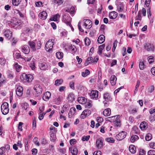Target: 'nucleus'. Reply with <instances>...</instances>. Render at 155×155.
Here are the masks:
<instances>
[{
    "mask_svg": "<svg viewBox=\"0 0 155 155\" xmlns=\"http://www.w3.org/2000/svg\"><path fill=\"white\" fill-rule=\"evenodd\" d=\"M33 94L35 97H38L40 95L42 91V89L41 86L39 84V81H35L34 83Z\"/></svg>",
    "mask_w": 155,
    "mask_h": 155,
    "instance_id": "1",
    "label": "nucleus"
},
{
    "mask_svg": "<svg viewBox=\"0 0 155 155\" xmlns=\"http://www.w3.org/2000/svg\"><path fill=\"white\" fill-rule=\"evenodd\" d=\"M71 21V18L68 14L66 13L63 15L62 18V21L66 23L67 25L70 26L72 30H73L74 29L70 23Z\"/></svg>",
    "mask_w": 155,
    "mask_h": 155,
    "instance_id": "2",
    "label": "nucleus"
},
{
    "mask_svg": "<svg viewBox=\"0 0 155 155\" xmlns=\"http://www.w3.org/2000/svg\"><path fill=\"white\" fill-rule=\"evenodd\" d=\"M8 104L7 103L5 102L1 105V109L2 113L4 115H6L9 111L8 109Z\"/></svg>",
    "mask_w": 155,
    "mask_h": 155,
    "instance_id": "3",
    "label": "nucleus"
},
{
    "mask_svg": "<svg viewBox=\"0 0 155 155\" xmlns=\"http://www.w3.org/2000/svg\"><path fill=\"white\" fill-rule=\"evenodd\" d=\"M99 92L97 90H92L91 93L89 94L90 97L91 99L97 100L98 97H100V96L98 94Z\"/></svg>",
    "mask_w": 155,
    "mask_h": 155,
    "instance_id": "4",
    "label": "nucleus"
},
{
    "mask_svg": "<svg viewBox=\"0 0 155 155\" xmlns=\"http://www.w3.org/2000/svg\"><path fill=\"white\" fill-rule=\"evenodd\" d=\"M54 40L51 39L47 42L45 45V49L48 51L52 50L54 45Z\"/></svg>",
    "mask_w": 155,
    "mask_h": 155,
    "instance_id": "5",
    "label": "nucleus"
},
{
    "mask_svg": "<svg viewBox=\"0 0 155 155\" xmlns=\"http://www.w3.org/2000/svg\"><path fill=\"white\" fill-rule=\"evenodd\" d=\"M10 23L12 27L16 28L18 26L21 25V22L19 20H18L16 18H14L12 21H10Z\"/></svg>",
    "mask_w": 155,
    "mask_h": 155,
    "instance_id": "6",
    "label": "nucleus"
},
{
    "mask_svg": "<svg viewBox=\"0 0 155 155\" xmlns=\"http://www.w3.org/2000/svg\"><path fill=\"white\" fill-rule=\"evenodd\" d=\"M127 134L125 131H122L116 135V138L117 140H121L126 137Z\"/></svg>",
    "mask_w": 155,
    "mask_h": 155,
    "instance_id": "7",
    "label": "nucleus"
},
{
    "mask_svg": "<svg viewBox=\"0 0 155 155\" xmlns=\"http://www.w3.org/2000/svg\"><path fill=\"white\" fill-rule=\"evenodd\" d=\"M144 48L146 50L149 51H154V47L153 44L149 43H146L144 45Z\"/></svg>",
    "mask_w": 155,
    "mask_h": 155,
    "instance_id": "8",
    "label": "nucleus"
},
{
    "mask_svg": "<svg viewBox=\"0 0 155 155\" xmlns=\"http://www.w3.org/2000/svg\"><path fill=\"white\" fill-rule=\"evenodd\" d=\"M83 26H85L86 29H90L92 26V22L89 19H84Z\"/></svg>",
    "mask_w": 155,
    "mask_h": 155,
    "instance_id": "9",
    "label": "nucleus"
},
{
    "mask_svg": "<svg viewBox=\"0 0 155 155\" xmlns=\"http://www.w3.org/2000/svg\"><path fill=\"white\" fill-rule=\"evenodd\" d=\"M22 77L24 79V80L29 83L31 82L33 79V76L30 74H24L22 75Z\"/></svg>",
    "mask_w": 155,
    "mask_h": 155,
    "instance_id": "10",
    "label": "nucleus"
},
{
    "mask_svg": "<svg viewBox=\"0 0 155 155\" xmlns=\"http://www.w3.org/2000/svg\"><path fill=\"white\" fill-rule=\"evenodd\" d=\"M91 114V111L88 109L85 110L82 113L81 115V118L84 119L87 117L89 116Z\"/></svg>",
    "mask_w": 155,
    "mask_h": 155,
    "instance_id": "11",
    "label": "nucleus"
},
{
    "mask_svg": "<svg viewBox=\"0 0 155 155\" xmlns=\"http://www.w3.org/2000/svg\"><path fill=\"white\" fill-rule=\"evenodd\" d=\"M103 98L105 100L104 101L107 102L111 101L112 100L111 95L107 92H106L104 94Z\"/></svg>",
    "mask_w": 155,
    "mask_h": 155,
    "instance_id": "12",
    "label": "nucleus"
},
{
    "mask_svg": "<svg viewBox=\"0 0 155 155\" xmlns=\"http://www.w3.org/2000/svg\"><path fill=\"white\" fill-rule=\"evenodd\" d=\"M23 88L21 86H18L16 89V92L17 95L18 97L22 96L23 94Z\"/></svg>",
    "mask_w": 155,
    "mask_h": 155,
    "instance_id": "13",
    "label": "nucleus"
},
{
    "mask_svg": "<svg viewBox=\"0 0 155 155\" xmlns=\"http://www.w3.org/2000/svg\"><path fill=\"white\" fill-rule=\"evenodd\" d=\"M97 147L99 149H101L103 146V140L101 138L97 139L96 141Z\"/></svg>",
    "mask_w": 155,
    "mask_h": 155,
    "instance_id": "14",
    "label": "nucleus"
},
{
    "mask_svg": "<svg viewBox=\"0 0 155 155\" xmlns=\"http://www.w3.org/2000/svg\"><path fill=\"white\" fill-rule=\"evenodd\" d=\"M69 152L71 153L72 155H77L78 153V150L75 146L71 147L69 148Z\"/></svg>",
    "mask_w": 155,
    "mask_h": 155,
    "instance_id": "15",
    "label": "nucleus"
},
{
    "mask_svg": "<svg viewBox=\"0 0 155 155\" xmlns=\"http://www.w3.org/2000/svg\"><path fill=\"white\" fill-rule=\"evenodd\" d=\"M4 34L5 37L8 39H9L12 36V32L9 30H5Z\"/></svg>",
    "mask_w": 155,
    "mask_h": 155,
    "instance_id": "16",
    "label": "nucleus"
},
{
    "mask_svg": "<svg viewBox=\"0 0 155 155\" xmlns=\"http://www.w3.org/2000/svg\"><path fill=\"white\" fill-rule=\"evenodd\" d=\"M51 96V93L48 91H47L44 93L42 98L45 101H47L49 99Z\"/></svg>",
    "mask_w": 155,
    "mask_h": 155,
    "instance_id": "17",
    "label": "nucleus"
},
{
    "mask_svg": "<svg viewBox=\"0 0 155 155\" xmlns=\"http://www.w3.org/2000/svg\"><path fill=\"white\" fill-rule=\"evenodd\" d=\"M21 50L24 53L28 54L30 52V48L27 45H25L21 48Z\"/></svg>",
    "mask_w": 155,
    "mask_h": 155,
    "instance_id": "18",
    "label": "nucleus"
},
{
    "mask_svg": "<svg viewBox=\"0 0 155 155\" xmlns=\"http://www.w3.org/2000/svg\"><path fill=\"white\" fill-rule=\"evenodd\" d=\"M38 16L41 19L45 20L47 18V14L45 11H43L39 14Z\"/></svg>",
    "mask_w": 155,
    "mask_h": 155,
    "instance_id": "19",
    "label": "nucleus"
},
{
    "mask_svg": "<svg viewBox=\"0 0 155 155\" xmlns=\"http://www.w3.org/2000/svg\"><path fill=\"white\" fill-rule=\"evenodd\" d=\"M117 78L115 75L112 76L110 78V81L112 86H114L116 84Z\"/></svg>",
    "mask_w": 155,
    "mask_h": 155,
    "instance_id": "20",
    "label": "nucleus"
},
{
    "mask_svg": "<svg viewBox=\"0 0 155 155\" xmlns=\"http://www.w3.org/2000/svg\"><path fill=\"white\" fill-rule=\"evenodd\" d=\"M140 127L142 130H146L147 127V123L145 121L142 122L140 125Z\"/></svg>",
    "mask_w": 155,
    "mask_h": 155,
    "instance_id": "21",
    "label": "nucleus"
},
{
    "mask_svg": "<svg viewBox=\"0 0 155 155\" xmlns=\"http://www.w3.org/2000/svg\"><path fill=\"white\" fill-rule=\"evenodd\" d=\"M117 13L114 11H113L109 14V18L111 19H115L117 17Z\"/></svg>",
    "mask_w": 155,
    "mask_h": 155,
    "instance_id": "22",
    "label": "nucleus"
},
{
    "mask_svg": "<svg viewBox=\"0 0 155 155\" xmlns=\"http://www.w3.org/2000/svg\"><path fill=\"white\" fill-rule=\"evenodd\" d=\"M105 39L104 36L103 35H101L97 39V42L100 44H102L104 41Z\"/></svg>",
    "mask_w": 155,
    "mask_h": 155,
    "instance_id": "23",
    "label": "nucleus"
},
{
    "mask_svg": "<svg viewBox=\"0 0 155 155\" xmlns=\"http://www.w3.org/2000/svg\"><path fill=\"white\" fill-rule=\"evenodd\" d=\"M60 17V15L58 13L54 15L50 18V20L52 21H57Z\"/></svg>",
    "mask_w": 155,
    "mask_h": 155,
    "instance_id": "24",
    "label": "nucleus"
},
{
    "mask_svg": "<svg viewBox=\"0 0 155 155\" xmlns=\"http://www.w3.org/2000/svg\"><path fill=\"white\" fill-rule=\"evenodd\" d=\"M111 113V110L109 108L105 109L103 112V115L106 117L110 116Z\"/></svg>",
    "mask_w": 155,
    "mask_h": 155,
    "instance_id": "25",
    "label": "nucleus"
},
{
    "mask_svg": "<svg viewBox=\"0 0 155 155\" xmlns=\"http://www.w3.org/2000/svg\"><path fill=\"white\" fill-rule=\"evenodd\" d=\"M76 110V109L74 107H72L70 109L68 115L69 118H71V117L72 115H74L75 114Z\"/></svg>",
    "mask_w": 155,
    "mask_h": 155,
    "instance_id": "26",
    "label": "nucleus"
},
{
    "mask_svg": "<svg viewBox=\"0 0 155 155\" xmlns=\"http://www.w3.org/2000/svg\"><path fill=\"white\" fill-rule=\"evenodd\" d=\"M62 99V97L61 96H59L58 97L55 98L54 99V102L55 104L57 105L60 104Z\"/></svg>",
    "mask_w": 155,
    "mask_h": 155,
    "instance_id": "27",
    "label": "nucleus"
},
{
    "mask_svg": "<svg viewBox=\"0 0 155 155\" xmlns=\"http://www.w3.org/2000/svg\"><path fill=\"white\" fill-rule=\"evenodd\" d=\"M86 99L84 97H80L78 99V101L81 104H84L86 102Z\"/></svg>",
    "mask_w": 155,
    "mask_h": 155,
    "instance_id": "28",
    "label": "nucleus"
},
{
    "mask_svg": "<svg viewBox=\"0 0 155 155\" xmlns=\"http://www.w3.org/2000/svg\"><path fill=\"white\" fill-rule=\"evenodd\" d=\"M28 45L30 46L31 48L34 51H35L36 50L35 47V44L34 42L29 41L28 42Z\"/></svg>",
    "mask_w": 155,
    "mask_h": 155,
    "instance_id": "29",
    "label": "nucleus"
},
{
    "mask_svg": "<svg viewBox=\"0 0 155 155\" xmlns=\"http://www.w3.org/2000/svg\"><path fill=\"white\" fill-rule=\"evenodd\" d=\"M129 150L132 153H134L136 152V147L133 145H130L129 147Z\"/></svg>",
    "mask_w": 155,
    "mask_h": 155,
    "instance_id": "30",
    "label": "nucleus"
},
{
    "mask_svg": "<svg viewBox=\"0 0 155 155\" xmlns=\"http://www.w3.org/2000/svg\"><path fill=\"white\" fill-rule=\"evenodd\" d=\"M75 96L73 93H70L69 94L68 97L69 101L72 102L75 99Z\"/></svg>",
    "mask_w": 155,
    "mask_h": 155,
    "instance_id": "31",
    "label": "nucleus"
},
{
    "mask_svg": "<svg viewBox=\"0 0 155 155\" xmlns=\"http://www.w3.org/2000/svg\"><path fill=\"white\" fill-rule=\"evenodd\" d=\"M56 139V134L52 133L50 134V140L52 142H54Z\"/></svg>",
    "mask_w": 155,
    "mask_h": 155,
    "instance_id": "32",
    "label": "nucleus"
},
{
    "mask_svg": "<svg viewBox=\"0 0 155 155\" xmlns=\"http://www.w3.org/2000/svg\"><path fill=\"white\" fill-rule=\"evenodd\" d=\"M90 74V71L88 69H86L84 71L81 72V75L82 77H85Z\"/></svg>",
    "mask_w": 155,
    "mask_h": 155,
    "instance_id": "33",
    "label": "nucleus"
},
{
    "mask_svg": "<svg viewBox=\"0 0 155 155\" xmlns=\"http://www.w3.org/2000/svg\"><path fill=\"white\" fill-rule=\"evenodd\" d=\"M63 82V80L61 79L56 80L55 82V85L56 86H58L61 85Z\"/></svg>",
    "mask_w": 155,
    "mask_h": 155,
    "instance_id": "34",
    "label": "nucleus"
},
{
    "mask_svg": "<svg viewBox=\"0 0 155 155\" xmlns=\"http://www.w3.org/2000/svg\"><path fill=\"white\" fill-rule=\"evenodd\" d=\"M139 139V137L137 135H133L131 136L130 139V141L131 142H134Z\"/></svg>",
    "mask_w": 155,
    "mask_h": 155,
    "instance_id": "35",
    "label": "nucleus"
},
{
    "mask_svg": "<svg viewBox=\"0 0 155 155\" xmlns=\"http://www.w3.org/2000/svg\"><path fill=\"white\" fill-rule=\"evenodd\" d=\"M129 111L130 113L134 114L137 112V110L135 107L133 108L131 107H130L129 109Z\"/></svg>",
    "mask_w": 155,
    "mask_h": 155,
    "instance_id": "36",
    "label": "nucleus"
},
{
    "mask_svg": "<svg viewBox=\"0 0 155 155\" xmlns=\"http://www.w3.org/2000/svg\"><path fill=\"white\" fill-rule=\"evenodd\" d=\"M69 48L71 51L73 52L74 53H75L77 50L76 47L74 45H71L69 47Z\"/></svg>",
    "mask_w": 155,
    "mask_h": 155,
    "instance_id": "37",
    "label": "nucleus"
},
{
    "mask_svg": "<svg viewBox=\"0 0 155 155\" xmlns=\"http://www.w3.org/2000/svg\"><path fill=\"white\" fill-rule=\"evenodd\" d=\"M56 56L58 59H61L63 57V53L61 52H57L56 53Z\"/></svg>",
    "mask_w": 155,
    "mask_h": 155,
    "instance_id": "38",
    "label": "nucleus"
},
{
    "mask_svg": "<svg viewBox=\"0 0 155 155\" xmlns=\"http://www.w3.org/2000/svg\"><path fill=\"white\" fill-rule=\"evenodd\" d=\"M21 2V0H12V3L13 5L17 6L20 4Z\"/></svg>",
    "mask_w": 155,
    "mask_h": 155,
    "instance_id": "39",
    "label": "nucleus"
},
{
    "mask_svg": "<svg viewBox=\"0 0 155 155\" xmlns=\"http://www.w3.org/2000/svg\"><path fill=\"white\" fill-rule=\"evenodd\" d=\"M92 59V57H88L84 63L85 65L87 66L90 63H92L91 61Z\"/></svg>",
    "mask_w": 155,
    "mask_h": 155,
    "instance_id": "40",
    "label": "nucleus"
},
{
    "mask_svg": "<svg viewBox=\"0 0 155 155\" xmlns=\"http://www.w3.org/2000/svg\"><path fill=\"white\" fill-rule=\"evenodd\" d=\"M105 47V45L103 44L100 45L98 48V52L99 54H101L102 53V51Z\"/></svg>",
    "mask_w": 155,
    "mask_h": 155,
    "instance_id": "41",
    "label": "nucleus"
},
{
    "mask_svg": "<svg viewBox=\"0 0 155 155\" xmlns=\"http://www.w3.org/2000/svg\"><path fill=\"white\" fill-rule=\"evenodd\" d=\"M154 90V87L153 85H151L147 87V91L149 93L152 92Z\"/></svg>",
    "mask_w": 155,
    "mask_h": 155,
    "instance_id": "42",
    "label": "nucleus"
},
{
    "mask_svg": "<svg viewBox=\"0 0 155 155\" xmlns=\"http://www.w3.org/2000/svg\"><path fill=\"white\" fill-rule=\"evenodd\" d=\"M152 138V136L150 133L147 134L145 137V140L147 141L150 140Z\"/></svg>",
    "mask_w": 155,
    "mask_h": 155,
    "instance_id": "43",
    "label": "nucleus"
},
{
    "mask_svg": "<svg viewBox=\"0 0 155 155\" xmlns=\"http://www.w3.org/2000/svg\"><path fill=\"white\" fill-rule=\"evenodd\" d=\"M74 8L71 7L70 9L66 10V12L70 13L71 15H73L74 12Z\"/></svg>",
    "mask_w": 155,
    "mask_h": 155,
    "instance_id": "44",
    "label": "nucleus"
},
{
    "mask_svg": "<svg viewBox=\"0 0 155 155\" xmlns=\"http://www.w3.org/2000/svg\"><path fill=\"white\" fill-rule=\"evenodd\" d=\"M148 61L149 64H151L154 61V58L153 56H150L148 58Z\"/></svg>",
    "mask_w": 155,
    "mask_h": 155,
    "instance_id": "45",
    "label": "nucleus"
},
{
    "mask_svg": "<svg viewBox=\"0 0 155 155\" xmlns=\"http://www.w3.org/2000/svg\"><path fill=\"white\" fill-rule=\"evenodd\" d=\"M48 143V140L45 138H43L41 141V143L42 146H45Z\"/></svg>",
    "mask_w": 155,
    "mask_h": 155,
    "instance_id": "46",
    "label": "nucleus"
},
{
    "mask_svg": "<svg viewBox=\"0 0 155 155\" xmlns=\"http://www.w3.org/2000/svg\"><path fill=\"white\" fill-rule=\"evenodd\" d=\"M76 87L78 89L80 90L84 89V86L81 83L77 84Z\"/></svg>",
    "mask_w": 155,
    "mask_h": 155,
    "instance_id": "47",
    "label": "nucleus"
},
{
    "mask_svg": "<svg viewBox=\"0 0 155 155\" xmlns=\"http://www.w3.org/2000/svg\"><path fill=\"white\" fill-rule=\"evenodd\" d=\"M149 120L150 122L153 121L155 120V114H151L150 116Z\"/></svg>",
    "mask_w": 155,
    "mask_h": 155,
    "instance_id": "48",
    "label": "nucleus"
},
{
    "mask_svg": "<svg viewBox=\"0 0 155 155\" xmlns=\"http://www.w3.org/2000/svg\"><path fill=\"white\" fill-rule=\"evenodd\" d=\"M106 140L107 142L111 143H114L115 141L114 139L112 137L107 138H106Z\"/></svg>",
    "mask_w": 155,
    "mask_h": 155,
    "instance_id": "49",
    "label": "nucleus"
},
{
    "mask_svg": "<svg viewBox=\"0 0 155 155\" xmlns=\"http://www.w3.org/2000/svg\"><path fill=\"white\" fill-rule=\"evenodd\" d=\"M133 130L134 131L135 133L137 134L139 133V130L138 127L136 126H134L132 128Z\"/></svg>",
    "mask_w": 155,
    "mask_h": 155,
    "instance_id": "50",
    "label": "nucleus"
},
{
    "mask_svg": "<svg viewBox=\"0 0 155 155\" xmlns=\"http://www.w3.org/2000/svg\"><path fill=\"white\" fill-rule=\"evenodd\" d=\"M123 8L124 6L123 5L120 4L117 6V11L119 12H121L123 11Z\"/></svg>",
    "mask_w": 155,
    "mask_h": 155,
    "instance_id": "51",
    "label": "nucleus"
},
{
    "mask_svg": "<svg viewBox=\"0 0 155 155\" xmlns=\"http://www.w3.org/2000/svg\"><path fill=\"white\" fill-rule=\"evenodd\" d=\"M32 125L33 127L32 128L33 129H35V127L36 126V121L35 120V117H34L33 118V121H32Z\"/></svg>",
    "mask_w": 155,
    "mask_h": 155,
    "instance_id": "52",
    "label": "nucleus"
},
{
    "mask_svg": "<svg viewBox=\"0 0 155 155\" xmlns=\"http://www.w3.org/2000/svg\"><path fill=\"white\" fill-rule=\"evenodd\" d=\"M69 86L71 89L74 90L75 89L74 82L73 81L70 82L69 83Z\"/></svg>",
    "mask_w": 155,
    "mask_h": 155,
    "instance_id": "53",
    "label": "nucleus"
},
{
    "mask_svg": "<svg viewBox=\"0 0 155 155\" xmlns=\"http://www.w3.org/2000/svg\"><path fill=\"white\" fill-rule=\"evenodd\" d=\"M84 42L85 45H89L91 43L89 39L87 38H85Z\"/></svg>",
    "mask_w": 155,
    "mask_h": 155,
    "instance_id": "54",
    "label": "nucleus"
},
{
    "mask_svg": "<svg viewBox=\"0 0 155 155\" xmlns=\"http://www.w3.org/2000/svg\"><path fill=\"white\" fill-rule=\"evenodd\" d=\"M90 137V136L89 135L84 136L82 137L81 139L83 141H88L89 140Z\"/></svg>",
    "mask_w": 155,
    "mask_h": 155,
    "instance_id": "55",
    "label": "nucleus"
},
{
    "mask_svg": "<svg viewBox=\"0 0 155 155\" xmlns=\"http://www.w3.org/2000/svg\"><path fill=\"white\" fill-rule=\"evenodd\" d=\"M23 124V123L21 122H20L19 123L18 125V130L20 131L22 130V125Z\"/></svg>",
    "mask_w": 155,
    "mask_h": 155,
    "instance_id": "56",
    "label": "nucleus"
},
{
    "mask_svg": "<svg viewBox=\"0 0 155 155\" xmlns=\"http://www.w3.org/2000/svg\"><path fill=\"white\" fill-rule=\"evenodd\" d=\"M69 142L71 145H73L76 143L77 141L75 139H72L70 140Z\"/></svg>",
    "mask_w": 155,
    "mask_h": 155,
    "instance_id": "57",
    "label": "nucleus"
},
{
    "mask_svg": "<svg viewBox=\"0 0 155 155\" xmlns=\"http://www.w3.org/2000/svg\"><path fill=\"white\" fill-rule=\"evenodd\" d=\"M6 63V61L4 58H0V64L3 65H5Z\"/></svg>",
    "mask_w": 155,
    "mask_h": 155,
    "instance_id": "58",
    "label": "nucleus"
},
{
    "mask_svg": "<svg viewBox=\"0 0 155 155\" xmlns=\"http://www.w3.org/2000/svg\"><path fill=\"white\" fill-rule=\"evenodd\" d=\"M148 155H155V150H149L147 152Z\"/></svg>",
    "mask_w": 155,
    "mask_h": 155,
    "instance_id": "59",
    "label": "nucleus"
},
{
    "mask_svg": "<svg viewBox=\"0 0 155 155\" xmlns=\"http://www.w3.org/2000/svg\"><path fill=\"white\" fill-rule=\"evenodd\" d=\"M114 124L117 126H120V122L119 120L117 119L114 121Z\"/></svg>",
    "mask_w": 155,
    "mask_h": 155,
    "instance_id": "60",
    "label": "nucleus"
},
{
    "mask_svg": "<svg viewBox=\"0 0 155 155\" xmlns=\"http://www.w3.org/2000/svg\"><path fill=\"white\" fill-rule=\"evenodd\" d=\"M91 103V101H89V102L86 103L85 105V107L89 108L91 107L92 105Z\"/></svg>",
    "mask_w": 155,
    "mask_h": 155,
    "instance_id": "61",
    "label": "nucleus"
},
{
    "mask_svg": "<svg viewBox=\"0 0 155 155\" xmlns=\"http://www.w3.org/2000/svg\"><path fill=\"white\" fill-rule=\"evenodd\" d=\"M146 153L145 150L143 149H140L139 150V155H144Z\"/></svg>",
    "mask_w": 155,
    "mask_h": 155,
    "instance_id": "62",
    "label": "nucleus"
},
{
    "mask_svg": "<svg viewBox=\"0 0 155 155\" xmlns=\"http://www.w3.org/2000/svg\"><path fill=\"white\" fill-rule=\"evenodd\" d=\"M5 152L4 147H2L0 148V155H2Z\"/></svg>",
    "mask_w": 155,
    "mask_h": 155,
    "instance_id": "63",
    "label": "nucleus"
},
{
    "mask_svg": "<svg viewBox=\"0 0 155 155\" xmlns=\"http://www.w3.org/2000/svg\"><path fill=\"white\" fill-rule=\"evenodd\" d=\"M149 147L153 149H155V143L154 142H151L149 144Z\"/></svg>",
    "mask_w": 155,
    "mask_h": 155,
    "instance_id": "64",
    "label": "nucleus"
}]
</instances>
